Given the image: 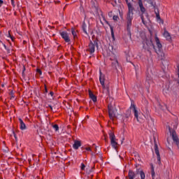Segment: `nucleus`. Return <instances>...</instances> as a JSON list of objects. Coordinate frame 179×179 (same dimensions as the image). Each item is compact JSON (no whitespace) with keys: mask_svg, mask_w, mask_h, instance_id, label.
Returning a JSON list of instances; mask_svg holds the SVG:
<instances>
[{"mask_svg":"<svg viewBox=\"0 0 179 179\" xmlns=\"http://www.w3.org/2000/svg\"><path fill=\"white\" fill-rule=\"evenodd\" d=\"M128 6V13L127 15V30L129 37L131 38L132 34H131V26H132V20L134 19V6L131 3L128 2V0H125Z\"/></svg>","mask_w":179,"mask_h":179,"instance_id":"f257e3e1","label":"nucleus"},{"mask_svg":"<svg viewBox=\"0 0 179 179\" xmlns=\"http://www.w3.org/2000/svg\"><path fill=\"white\" fill-rule=\"evenodd\" d=\"M138 6L140 8V17L142 20V23L146 26L148 24V22H149V14L146 13V8L143 6V3H142V0H138Z\"/></svg>","mask_w":179,"mask_h":179,"instance_id":"f03ea898","label":"nucleus"},{"mask_svg":"<svg viewBox=\"0 0 179 179\" xmlns=\"http://www.w3.org/2000/svg\"><path fill=\"white\" fill-rule=\"evenodd\" d=\"M136 174H140L141 179H145L146 176L145 175V172L141 169H136V173L132 170L129 171L128 176H126V179H134L136 177Z\"/></svg>","mask_w":179,"mask_h":179,"instance_id":"7ed1b4c3","label":"nucleus"},{"mask_svg":"<svg viewBox=\"0 0 179 179\" xmlns=\"http://www.w3.org/2000/svg\"><path fill=\"white\" fill-rule=\"evenodd\" d=\"M99 82L103 89V94H106V96H110V87L108 85H104V74L101 73V71H100Z\"/></svg>","mask_w":179,"mask_h":179,"instance_id":"20e7f679","label":"nucleus"},{"mask_svg":"<svg viewBox=\"0 0 179 179\" xmlns=\"http://www.w3.org/2000/svg\"><path fill=\"white\" fill-rule=\"evenodd\" d=\"M82 29L87 36H89V34H93V31L90 29V22L89 21L83 22Z\"/></svg>","mask_w":179,"mask_h":179,"instance_id":"39448f33","label":"nucleus"},{"mask_svg":"<svg viewBox=\"0 0 179 179\" xmlns=\"http://www.w3.org/2000/svg\"><path fill=\"white\" fill-rule=\"evenodd\" d=\"M110 59L112 62V66L114 69H116V71H118V69L120 68V64H118V60L117 59V56H115V54L114 53H109Z\"/></svg>","mask_w":179,"mask_h":179,"instance_id":"423d86ee","label":"nucleus"},{"mask_svg":"<svg viewBox=\"0 0 179 179\" xmlns=\"http://www.w3.org/2000/svg\"><path fill=\"white\" fill-rule=\"evenodd\" d=\"M155 41H156V44H157V48L158 49V50L155 48L154 50H155V52H157V54H158V55H160V54H161V57H162V59H164V53L162 52V43H160V41H159L157 36H155Z\"/></svg>","mask_w":179,"mask_h":179,"instance_id":"0eeeda50","label":"nucleus"},{"mask_svg":"<svg viewBox=\"0 0 179 179\" xmlns=\"http://www.w3.org/2000/svg\"><path fill=\"white\" fill-rule=\"evenodd\" d=\"M109 138L110 140V145L117 150L118 149V143H117V138H115V134L114 132L110 131L109 132Z\"/></svg>","mask_w":179,"mask_h":179,"instance_id":"6e6552de","label":"nucleus"},{"mask_svg":"<svg viewBox=\"0 0 179 179\" xmlns=\"http://www.w3.org/2000/svg\"><path fill=\"white\" fill-rule=\"evenodd\" d=\"M108 110L109 117L110 120H114V118H117V117H118V114L117 113V109L114 110L112 104H109L108 106Z\"/></svg>","mask_w":179,"mask_h":179,"instance_id":"1a4fd4ad","label":"nucleus"},{"mask_svg":"<svg viewBox=\"0 0 179 179\" xmlns=\"http://www.w3.org/2000/svg\"><path fill=\"white\" fill-rule=\"evenodd\" d=\"M144 50H147V51H150L152 48L155 49V45L150 39H145L143 42Z\"/></svg>","mask_w":179,"mask_h":179,"instance_id":"9d476101","label":"nucleus"},{"mask_svg":"<svg viewBox=\"0 0 179 179\" xmlns=\"http://www.w3.org/2000/svg\"><path fill=\"white\" fill-rule=\"evenodd\" d=\"M99 48V44L97 43V41H90V43L88 45L87 51L90 52V54H93L94 52V48Z\"/></svg>","mask_w":179,"mask_h":179,"instance_id":"9b49d317","label":"nucleus"},{"mask_svg":"<svg viewBox=\"0 0 179 179\" xmlns=\"http://www.w3.org/2000/svg\"><path fill=\"white\" fill-rule=\"evenodd\" d=\"M153 85V78L152 75L150 73L147 74L146 80H145V86L147 87H150Z\"/></svg>","mask_w":179,"mask_h":179,"instance_id":"f8f14e48","label":"nucleus"},{"mask_svg":"<svg viewBox=\"0 0 179 179\" xmlns=\"http://www.w3.org/2000/svg\"><path fill=\"white\" fill-rule=\"evenodd\" d=\"M155 155H157V159L158 161V164H160V163H161L160 152H159V147L157 146V143L155 144Z\"/></svg>","mask_w":179,"mask_h":179,"instance_id":"ddd939ff","label":"nucleus"},{"mask_svg":"<svg viewBox=\"0 0 179 179\" xmlns=\"http://www.w3.org/2000/svg\"><path fill=\"white\" fill-rule=\"evenodd\" d=\"M60 34L66 43H69V41H71V39H69V36H68V33L62 31L60 33Z\"/></svg>","mask_w":179,"mask_h":179,"instance_id":"4468645a","label":"nucleus"},{"mask_svg":"<svg viewBox=\"0 0 179 179\" xmlns=\"http://www.w3.org/2000/svg\"><path fill=\"white\" fill-rule=\"evenodd\" d=\"M131 108L133 110V113H134V117L136 118L137 121L139 122V118L138 117V110H136V107L134 104H131Z\"/></svg>","mask_w":179,"mask_h":179,"instance_id":"2eb2a0df","label":"nucleus"},{"mask_svg":"<svg viewBox=\"0 0 179 179\" xmlns=\"http://www.w3.org/2000/svg\"><path fill=\"white\" fill-rule=\"evenodd\" d=\"M81 146H82V143H80V141H74V144L73 145V149H75L76 150H78V149H79V148H80Z\"/></svg>","mask_w":179,"mask_h":179,"instance_id":"dca6fc26","label":"nucleus"},{"mask_svg":"<svg viewBox=\"0 0 179 179\" xmlns=\"http://www.w3.org/2000/svg\"><path fill=\"white\" fill-rule=\"evenodd\" d=\"M20 121V128L22 131L27 129L26 124L23 122V120L21 118H19Z\"/></svg>","mask_w":179,"mask_h":179,"instance_id":"f3484780","label":"nucleus"},{"mask_svg":"<svg viewBox=\"0 0 179 179\" xmlns=\"http://www.w3.org/2000/svg\"><path fill=\"white\" fill-rule=\"evenodd\" d=\"M164 37L168 41H171V36L167 31H164Z\"/></svg>","mask_w":179,"mask_h":179,"instance_id":"a211bd4d","label":"nucleus"},{"mask_svg":"<svg viewBox=\"0 0 179 179\" xmlns=\"http://www.w3.org/2000/svg\"><path fill=\"white\" fill-rule=\"evenodd\" d=\"M89 96L90 99H92V101H94V103H96V101H97V97L93 94V92L91 90H89Z\"/></svg>","mask_w":179,"mask_h":179,"instance_id":"6ab92c4d","label":"nucleus"},{"mask_svg":"<svg viewBox=\"0 0 179 179\" xmlns=\"http://www.w3.org/2000/svg\"><path fill=\"white\" fill-rule=\"evenodd\" d=\"M107 52L108 54H114V48L113 47V45H108Z\"/></svg>","mask_w":179,"mask_h":179,"instance_id":"aec40b11","label":"nucleus"},{"mask_svg":"<svg viewBox=\"0 0 179 179\" xmlns=\"http://www.w3.org/2000/svg\"><path fill=\"white\" fill-rule=\"evenodd\" d=\"M131 110L132 108H129L127 110L126 113H125V117L126 118H129V117H131Z\"/></svg>","mask_w":179,"mask_h":179,"instance_id":"412c9836","label":"nucleus"},{"mask_svg":"<svg viewBox=\"0 0 179 179\" xmlns=\"http://www.w3.org/2000/svg\"><path fill=\"white\" fill-rule=\"evenodd\" d=\"M93 169H94V166H92L91 168L90 166H88V168H87V174H92V173H93Z\"/></svg>","mask_w":179,"mask_h":179,"instance_id":"4be33fe9","label":"nucleus"},{"mask_svg":"<svg viewBox=\"0 0 179 179\" xmlns=\"http://www.w3.org/2000/svg\"><path fill=\"white\" fill-rule=\"evenodd\" d=\"M148 3L151 5L153 8H156V2L153 0H148Z\"/></svg>","mask_w":179,"mask_h":179,"instance_id":"5701e85b","label":"nucleus"},{"mask_svg":"<svg viewBox=\"0 0 179 179\" xmlns=\"http://www.w3.org/2000/svg\"><path fill=\"white\" fill-rule=\"evenodd\" d=\"M110 33L113 40H115V36H114V29H113V27H110Z\"/></svg>","mask_w":179,"mask_h":179,"instance_id":"b1692460","label":"nucleus"},{"mask_svg":"<svg viewBox=\"0 0 179 179\" xmlns=\"http://www.w3.org/2000/svg\"><path fill=\"white\" fill-rule=\"evenodd\" d=\"M71 33H72V35L73 36L74 38L77 37L76 31H75V29L73 28H72V29H71Z\"/></svg>","mask_w":179,"mask_h":179,"instance_id":"393cba45","label":"nucleus"},{"mask_svg":"<svg viewBox=\"0 0 179 179\" xmlns=\"http://www.w3.org/2000/svg\"><path fill=\"white\" fill-rule=\"evenodd\" d=\"M154 10H155V15H157V14L159 13V8H157V6H155V8H154Z\"/></svg>","mask_w":179,"mask_h":179,"instance_id":"a878e982","label":"nucleus"},{"mask_svg":"<svg viewBox=\"0 0 179 179\" xmlns=\"http://www.w3.org/2000/svg\"><path fill=\"white\" fill-rule=\"evenodd\" d=\"M156 17H157V19L158 20H161V22H162V24L164 23L163 20H162V18H160V14H159V13L156 14Z\"/></svg>","mask_w":179,"mask_h":179,"instance_id":"bb28decb","label":"nucleus"},{"mask_svg":"<svg viewBox=\"0 0 179 179\" xmlns=\"http://www.w3.org/2000/svg\"><path fill=\"white\" fill-rule=\"evenodd\" d=\"M53 128H54V129H55V131H58L59 129L58 124L53 125Z\"/></svg>","mask_w":179,"mask_h":179,"instance_id":"cd10ccee","label":"nucleus"},{"mask_svg":"<svg viewBox=\"0 0 179 179\" xmlns=\"http://www.w3.org/2000/svg\"><path fill=\"white\" fill-rule=\"evenodd\" d=\"M151 176L152 177V179H155V169H152V171H151Z\"/></svg>","mask_w":179,"mask_h":179,"instance_id":"c85d7f7f","label":"nucleus"},{"mask_svg":"<svg viewBox=\"0 0 179 179\" xmlns=\"http://www.w3.org/2000/svg\"><path fill=\"white\" fill-rule=\"evenodd\" d=\"M8 36H9V37L11 38L12 41H15V37H13V36H11L10 32H8Z\"/></svg>","mask_w":179,"mask_h":179,"instance_id":"c756f323","label":"nucleus"},{"mask_svg":"<svg viewBox=\"0 0 179 179\" xmlns=\"http://www.w3.org/2000/svg\"><path fill=\"white\" fill-rule=\"evenodd\" d=\"M86 166L84 165V164H81V170H85Z\"/></svg>","mask_w":179,"mask_h":179,"instance_id":"7c9ffc66","label":"nucleus"},{"mask_svg":"<svg viewBox=\"0 0 179 179\" xmlns=\"http://www.w3.org/2000/svg\"><path fill=\"white\" fill-rule=\"evenodd\" d=\"M113 20H118V16L114 15L113 16Z\"/></svg>","mask_w":179,"mask_h":179,"instance_id":"2f4dec72","label":"nucleus"},{"mask_svg":"<svg viewBox=\"0 0 179 179\" xmlns=\"http://www.w3.org/2000/svg\"><path fill=\"white\" fill-rule=\"evenodd\" d=\"M13 134L14 135L15 141H17V137L16 136V134H15V131H13Z\"/></svg>","mask_w":179,"mask_h":179,"instance_id":"473e14b6","label":"nucleus"},{"mask_svg":"<svg viewBox=\"0 0 179 179\" xmlns=\"http://www.w3.org/2000/svg\"><path fill=\"white\" fill-rule=\"evenodd\" d=\"M159 108H161V110H164V107H163V106H162V104L159 103Z\"/></svg>","mask_w":179,"mask_h":179,"instance_id":"72a5a7b5","label":"nucleus"},{"mask_svg":"<svg viewBox=\"0 0 179 179\" xmlns=\"http://www.w3.org/2000/svg\"><path fill=\"white\" fill-rule=\"evenodd\" d=\"M24 71H26V67H24V66H23L22 75H24Z\"/></svg>","mask_w":179,"mask_h":179,"instance_id":"f704fd0d","label":"nucleus"},{"mask_svg":"<svg viewBox=\"0 0 179 179\" xmlns=\"http://www.w3.org/2000/svg\"><path fill=\"white\" fill-rule=\"evenodd\" d=\"M36 72H38V73H40V75H41V70H40V69H37L36 70Z\"/></svg>","mask_w":179,"mask_h":179,"instance_id":"c9c22d12","label":"nucleus"},{"mask_svg":"<svg viewBox=\"0 0 179 179\" xmlns=\"http://www.w3.org/2000/svg\"><path fill=\"white\" fill-rule=\"evenodd\" d=\"M47 107V108H48V107H50V110H52V106H51V105H48V106H46Z\"/></svg>","mask_w":179,"mask_h":179,"instance_id":"e433bc0d","label":"nucleus"},{"mask_svg":"<svg viewBox=\"0 0 179 179\" xmlns=\"http://www.w3.org/2000/svg\"><path fill=\"white\" fill-rule=\"evenodd\" d=\"M47 107V108H48V107H50V110H52V106H51V105H48V106H46Z\"/></svg>","mask_w":179,"mask_h":179,"instance_id":"4c0bfd02","label":"nucleus"},{"mask_svg":"<svg viewBox=\"0 0 179 179\" xmlns=\"http://www.w3.org/2000/svg\"><path fill=\"white\" fill-rule=\"evenodd\" d=\"M85 149H86V150H88V151H90V152H92V149H90V148H86Z\"/></svg>","mask_w":179,"mask_h":179,"instance_id":"58836bf2","label":"nucleus"},{"mask_svg":"<svg viewBox=\"0 0 179 179\" xmlns=\"http://www.w3.org/2000/svg\"><path fill=\"white\" fill-rule=\"evenodd\" d=\"M153 170H155V167H153V164H151V171H152Z\"/></svg>","mask_w":179,"mask_h":179,"instance_id":"ea45409f","label":"nucleus"},{"mask_svg":"<svg viewBox=\"0 0 179 179\" xmlns=\"http://www.w3.org/2000/svg\"><path fill=\"white\" fill-rule=\"evenodd\" d=\"M11 3L14 6H15V1L14 0H11Z\"/></svg>","mask_w":179,"mask_h":179,"instance_id":"a19ab883","label":"nucleus"},{"mask_svg":"<svg viewBox=\"0 0 179 179\" xmlns=\"http://www.w3.org/2000/svg\"><path fill=\"white\" fill-rule=\"evenodd\" d=\"M45 93H48V90H47V87H45Z\"/></svg>","mask_w":179,"mask_h":179,"instance_id":"79ce46f5","label":"nucleus"},{"mask_svg":"<svg viewBox=\"0 0 179 179\" xmlns=\"http://www.w3.org/2000/svg\"><path fill=\"white\" fill-rule=\"evenodd\" d=\"M10 96L13 95V91H10Z\"/></svg>","mask_w":179,"mask_h":179,"instance_id":"37998d69","label":"nucleus"},{"mask_svg":"<svg viewBox=\"0 0 179 179\" xmlns=\"http://www.w3.org/2000/svg\"><path fill=\"white\" fill-rule=\"evenodd\" d=\"M2 3H3V1L0 0V5H2Z\"/></svg>","mask_w":179,"mask_h":179,"instance_id":"c03bdc74","label":"nucleus"},{"mask_svg":"<svg viewBox=\"0 0 179 179\" xmlns=\"http://www.w3.org/2000/svg\"><path fill=\"white\" fill-rule=\"evenodd\" d=\"M178 78H179V65L178 66Z\"/></svg>","mask_w":179,"mask_h":179,"instance_id":"a18cd8bd","label":"nucleus"},{"mask_svg":"<svg viewBox=\"0 0 179 179\" xmlns=\"http://www.w3.org/2000/svg\"><path fill=\"white\" fill-rule=\"evenodd\" d=\"M50 95H51V96H54V92H50Z\"/></svg>","mask_w":179,"mask_h":179,"instance_id":"49530a36","label":"nucleus"},{"mask_svg":"<svg viewBox=\"0 0 179 179\" xmlns=\"http://www.w3.org/2000/svg\"><path fill=\"white\" fill-rule=\"evenodd\" d=\"M164 108H167V106H166V105H164Z\"/></svg>","mask_w":179,"mask_h":179,"instance_id":"de8ad7c7","label":"nucleus"},{"mask_svg":"<svg viewBox=\"0 0 179 179\" xmlns=\"http://www.w3.org/2000/svg\"><path fill=\"white\" fill-rule=\"evenodd\" d=\"M147 114H149V110H147Z\"/></svg>","mask_w":179,"mask_h":179,"instance_id":"09e8293b","label":"nucleus"},{"mask_svg":"<svg viewBox=\"0 0 179 179\" xmlns=\"http://www.w3.org/2000/svg\"><path fill=\"white\" fill-rule=\"evenodd\" d=\"M124 142V138L122 139V143H122Z\"/></svg>","mask_w":179,"mask_h":179,"instance_id":"8fccbe9b","label":"nucleus"},{"mask_svg":"<svg viewBox=\"0 0 179 179\" xmlns=\"http://www.w3.org/2000/svg\"><path fill=\"white\" fill-rule=\"evenodd\" d=\"M11 97L15 98V96H13V95H11Z\"/></svg>","mask_w":179,"mask_h":179,"instance_id":"3c124183","label":"nucleus"},{"mask_svg":"<svg viewBox=\"0 0 179 179\" xmlns=\"http://www.w3.org/2000/svg\"><path fill=\"white\" fill-rule=\"evenodd\" d=\"M95 150H97V147H96Z\"/></svg>","mask_w":179,"mask_h":179,"instance_id":"603ef678","label":"nucleus"},{"mask_svg":"<svg viewBox=\"0 0 179 179\" xmlns=\"http://www.w3.org/2000/svg\"><path fill=\"white\" fill-rule=\"evenodd\" d=\"M5 48H6V45H4Z\"/></svg>","mask_w":179,"mask_h":179,"instance_id":"864d4df0","label":"nucleus"},{"mask_svg":"<svg viewBox=\"0 0 179 179\" xmlns=\"http://www.w3.org/2000/svg\"><path fill=\"white\" fill-rule=\"evenodd\" d=\"M8 52H9V50H8Z\"/></svg>","mask_w":179,"mask_h":179,"instance_id":"5fc2aeb1","label":"nucleus"},{"mask_svg":"<svg viewBox=\"0 0 179 179\" xmlns=\"http://www.w3.org/2000/svg\"><path fill=\"white\" fill-rule=\"evenodd\" d=\"M92 156H93L94 154L92 153Z\"/></svg>","mask_w":179,"mask_h":179,"instance_id":"6e6d98bb","label":"nucleus"},{"mask_svg":"<svg viewBox=\"0 0 179 179\" xmlns=\"http://www.w3.org/2000/svg\"><path fill=\"white\" fill-rule=\"evenodd\" d=\"M0 6H1V4H0Z\"/></svg>","mask_w":179,"mask_h":179,"instance_id":"4d7b16f0","label":"nucleus"}]
</instances>
